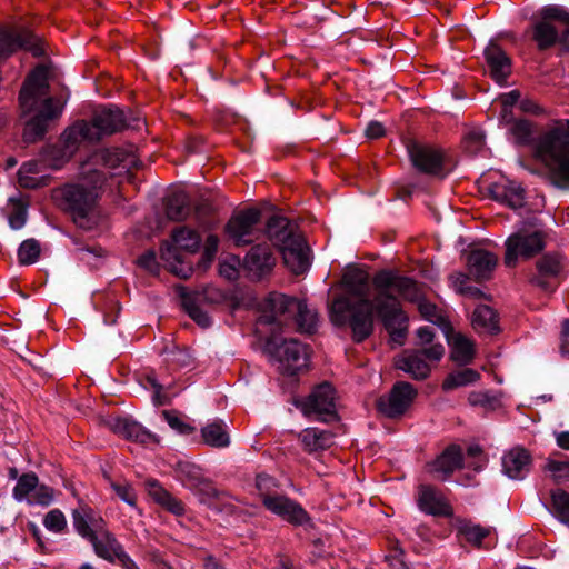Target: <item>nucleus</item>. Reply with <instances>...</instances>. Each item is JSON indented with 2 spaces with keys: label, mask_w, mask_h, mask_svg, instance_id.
<instances>
[{
  "label": "nucleus",
  "mask_w": 569,
  "mask_h": 569,
  "mask_svg": "<svg viewBox=\"0 0 569 569\" xmlns=\"http://www.w3.org/2000/svg\"><path fill=\"white\" fill-rule=\"evenodd\" d=\"M373 288L380 290L377 299L379 313L383 317V327L391 340L401 346L405 343L408 332V317L401 303L391 290L409 302L418 305L421 317L443 328H449V322L438 307L423 298L421 286L410 277L400 276L397 271L382 269L372 278Z\"/></svg>",
  "instance_id": "f257e3e1"
},
{
  "label": "nucleus",
  "mask_w": 569,
  "mask_h": 569,
  "mask_svg": "<svg viewBox=\"0 0 569 569\" xmlns=\"http://www.w3.org/2000/svg\"><path fill=\"white\" fill-rule=\"evenodd\" d=\"M49 70L46 66L36 67L24 80L19 93V102L24 114L37 111L27 121L23 129V140L33 143L41 140L48 131L49 122L58 118L63 109L64 101L48 97Z\"/></svg>",
  "instance_id": "f03ea898"
},
{
  "label": "nucleus",
  "mask_w": 569,
  "mask_h": 569,
  "mask_svg": "<svg viewBox=\"0 0 569 569\" xmlns=\"http://www.w3.org/2000/svg\"><path fill=\"white\" fill-rule=\"evenodd\" d=\"M106 180L102 171L89 170L82 181L54 189L52 198L77 227L91 230L99 221L98 201Z\"/></svg>",
  "instance_id": "7ed1b4c3"
},
{
  "label": "nucleus",
  "mask_w": 569,
  "mask_h": 569,
  "mask_svg": "<svg viewBox=\"0 0 569 569\" xmlns=\"http://www.w3.org/2000/svg\"><path fill=\"white\" fill-rule=\"evenodd\" d=\"M266 234L291 272L301 274L309 268L310 249L297 223L287 217L273 214L266 222Z\"/></svg>",
  "instance_id": "20e7f679"
},
{
  "label": "nucleus",
  "mask_w": 569,
  "mask_h": 569,
  "mask_svg": "<svg viewBox=\"0 0 569 569\" xmlns=\"http://www.w3.org/2000/svg\"><path fill=\"white\" fill-rule=\"evenodd\" d=\"M537 154L548 167L549 181L569 189V120H559L537 141Z\"/></svg>",
  "instance_id": "39448f33"
},
{
  "label": "nucleus",
  "mask_w": 569,
  "mask_h": 569,
  "mask_svg": "<svg viewBox=\"0 0 569 569\" xmlns=\"http://www.w3.org/2000/svg\"><path fill=\"white\" fill-rule=\"evenodd\" d=\"M372 300L353 301L348 297H335L331 301L329 316L335 326L348 325L351 329L352 340L360 343L373 332V313L383 322V317L378 311L377 299L380 290L375 288Z\"/></svg>",
  "instance_id": "423d86ee"
},
{
  "label": "nucleus",
  "mask_w": 569,
  "mask_h": 569,
  "mask_svg": "<svg viewBox=\"0 0 569 569\" xmlns=\"http://www.w3.org/2000/svg\"><path fill=\"white\" fill-rule=\"evenodd\" d=\"M72 521L76 531L91 543L99 558L110 563L116 562V555L121 551L123 546L107 529L102 517L97 515L90 506L79 505L72 510Z\"/></svg>",
  "instance_id": "0eeeda50"
},
{
  "label": "nucleus",
  "mask_w": 569,
  "mask_h": 569,
  "mask_svg": "<svg viewBox=\"0 0 569 569\" xmlns=\"http://www.w3.org/2000/svg\"><path fill=\"white\" fill-rule=\"evenodd\" d=\"M317 321V313L310 310L305 301L280 293H273L268 298L267 310L259 317L261 325L283 328L292 323L303 333H312Z\"/></svg>",
  "instance_id": "6e6552de"
},
{
  "label": "nucleus",
  "mask_w": 569,
  "mask_h": 569,
  "mask_svg": "<svg viewBox=\"0 0 569 569\" xmlns=\"http://www.w3.org/2000/svg\"><path fill=\"white\" fill-rule=\"evenodd\" d=\"M546 239L547 233L540 229L522 228L512 233L505 242V264L515 268L519 259L533 258L545 249Z\"/></svg>",
  "instance_id": "1a4fd4ad"
},
{
  "label": "nucleus",
  "mask_w": 569,
  "mask_h": 569,
  "mask_svg": "<svg viewBox=\"0 0 569 569\" xmlns=\"http://www.w3.org/2000/svg\"><path fill=\"white\" fill-rule=\"evenodd\" d=\"M264 350L281 365L282 370L289 376H295L308 367L309 348L296 339L283 340L279 343L278 339L271 336L266 341Z\"/></svg>",
  "instance_id": "9d476101"
},
{
  "label": "nucleus",
  "mask_w": 569,
  "mask_h": 569,
  "mask_svg": "<svg viewBox=\"0 0 569 569\" xmlns=\"http://www.w3.org/2000/svg\"><path fill=\"white\" fill-rule=\"evenodd\" d=\"M418 390L407 381H397L390 391L376 400L377 411L389 419H400L411 408Z\"/></svg>",
  "instance_id": "9b49d317"
},
{
  "label": "nucleus",
  "mask_w": 569,
  "mask_h": 569,
  "mask_svg": "<svg viewBox=\"0 0 569 569\" xmlns=\"http://www.w3.org/2000/svg\"><path fill=\"white\" fill-rule=\"evenodd\" d=\"M261 211L256 208L241 210L231 216L226 233L237 247L252 243L260 237Z\"/></svg>",
  "instance_id": "f8f14e48"
},
{
  "label": "nucleus",
  "mask_w": 569,
  "mask_h": 569,
  "mask_svg": "<svg viewBox=\"0 0 569 569\" xmlns=\"http://www.w3.org/2000/svg\"><path fill=\"white\" fill-rule=\"evenodd\" d=\"M300 409L305 416H317L321 421H333L338 418L336 410V390L329 382L315 387L301 402Z\"/></svg>",
  "instance_id": "ddd939ff"
},
{
  "label": "nucleus",
  "mask_w": 569,
  "mask_h": 569,
  "mask_svg": "<svg viewBox=\"0 0 569 569\" xmlns=\"http://www.w3.org/2000/svg\"><path fill=\"white\" fill-rule=\"evenodd\" d=\"M445 355V347L441 343L432 345L429 348L405 351L397 359L396 367L406 371L416 380H423L430 373V367L425 358L430 361H439Z\"/></svg>",
  "instance_id": "4468645a"
},
{
  "label": "nucleus",
  "mask_w": 569,
  "mask_h": 569,
  "mask_svg": "<svg viewBox=\"0 0 569 569\" xmlns=\"http://www.w3.org/2000/svg\"><path fill=\"white\" fill-rule=\"evenodd\" d=\"M566 269L565 257L558 252H547L536 261V273L530 283L543 291H553L560 283Z\"/></svg>",
  "instance_id": "2eb2a0df"
},
{
  "label": "nucleus",
  "mask_w": 569,
  "mask_h": 569,
  "mask_svg": "<svg viewBox=\"0 0 569 569\" xmlns=\"http://www.w3.org/2000/svg\"><path fill=\"white\" fill-rule=\"evenodd\" d=\"M17 501H26L28 505L48 507L54 498V489L44 483H39L38 476L33 472L22 473L12 490Z\"/></svg>",
  "instance_id": "dca6fc26"
},
{
  "label": "nucleus",
  "mask_w": 569,
  "mask_h": 569,
  "mask_svg": "<svg viewBox=\"0 0 569 569\" xmlns=\"http://www.w3.org/2000/svg\"><path fill=\"white\" fill-rule=\"evenodd\" d=\"M88 124L94 141L120 132L128 127L124 112L116 106L97 108Z\"/></svg>",
  "instance_id": "f3484780"
},
{
  "label": "nucleus",
  "mask_w": 569,
  "mask_h": 569,
  "mask_svg": "<svg viewBox=\"0 0 569 569\" xmlns=\"http://www.w3.org/2000/svg\"><path fill=\"white\" fill-rule=\"evenodd\" d=\"M24 49L34 57H40L44 50L40 40L27 29L4 28L0 30V60L17 51Z\"/></svg>",
  "instance_id": "a211bd4d"
},
{
  "label": "nucleus",
  "mask_w": 569,
  "mask_h": 569,
  "mask_svg": "<svg viewBox=\"0 0 569 569\" xmlns=\"http://www.w3.org/2000/svg\"><path fill=\"white\" fill-rule=\"evenodd\" d=\"M408 152L413 167L422 173L445 176L443 152L431 146L411 142Z\"/></svg>",
  "instance_id": "6ab92c4d"
},
{
  "label": "nucleus",
  "mask_w": 569,
  "mask_h": 569,
  "mask_svg": "<svg viewBox=\"0 0 569 569\" xmlns=\"http://www.w3.org/2000/svg\"><path fill=\"white\" fill-rule=\"evenodd\" d=\"M276 263L277 257L266 242L252 246L243 259L244 269L257 280L269 276Z\"/></svg>",
  "instance_id": "aec40b11"
},
{
  "label": "nucleus",
  "mask_w": 569,
  "mask_h": 569,
  "mask_svg": "<svg viewBox=\"0 0 569 569\" xmlns=\"http://www.w3.org/2000/svg\"><path fill=\"white\" fill-rule=\"evenodd\" d=\"M220 297V292L212 287H207L202 291L197 292H187L186 290L181 292L183 309L187 311L189 317L202 328L209 327L211 325V319L208 313L200 308L199 302H214L218 301Z\"/></svg>",
  "instance_id": "412c9836"
},
{
  "label": "nucleus",
  "mask_w": 569,
  "mask_h": 569,
  "mask_svg": "<svg viewBox=\"0 0 569 569\" xmlns=\"http://www.w3.org/2000/svg\"><path fill=\"white\" fill-rule=\"evenodd\" d=\"M417 505L427 515L445 518L453 516L451 505L436 487L430 485H420L418 487Z\"/></svg>",
  "instance_id": "4be33fe9"
},
{
  "label": "nucleus",
  "mask_w": 569,
  "mask_h": 569,
  "mask_svg": "<svg viewBox=\"0 0 569 569\" xmlns=\"http://www.w3.org/2000/svg\"><path fill=\"white\" fill-rule=\"evenodd\" d=\"M263 506L267 510L293 526H302L310 519L307 511L298 502L282 495L268 498L263 501Z\"/></svg>",
  "instance_id": "5701e85b"
},
{
  "label": "nucleus",
  "mask_w": 569,
  "mask_h": 569,
  "mask_svg": "<svg viewBox=\"0 0 569 569\" xmlns=\"http://www.w3.org/2000/svg\"><path fill=\"white\" fill-rule=\"evenodd\" d=\"M462 449L459 445L448 446L433 461L427 463V472L445 481L462 467Z\"/></svg>",
  "instance_id": "b1692460"
},
{
  "label": "nucleus",
  "mask_w": 569,
  "mask_h": 569,
  "mask_svg": "<svg viewBox=\"0 0 569 569\" xmlns=\"http://www.w3.org/2000/svg\"><path fill=\"white\" fill-rule=\"evenodd\" d=\"M108 426L114 435L126 440L134 441L146 446L159 443V438L156 435L151 433L139 422L130 418H114L108 422Z\"/></svg>",
  "instance_id": "393cba45"
},
{
  "label": "nucleus",
  "mask_w": 569,
  "mask_h": 569,
  "mask_svg": "<svg viewBox=\"0 0 569 569\" xmlns=\"http://www.w3.org/2000/svg\"><path fill=\"white\" fill-rule=\"evenodd\" d=\"M483 54L490 77L499 84L506 83L511 74V58L496 41L489 42Z\"/></svg>",
  "instance_id": "a878e982"
},
{
  "label": "nucleus",
  "mask_w": 569,
  "mask_h": 569,
  "mask_svg": "<svg viewBox=\"0 0 569 569\" xmlns=\"http://www.w3.org/2000/svg\"><path fill=\"white\" fill-rule=\"evenodd\" d=\"M369 273L358 267H348L342 276L341 283L345 292L338 297H348L353 301L369 299Z\"/></svg>",
  "instance_id": "bb28decb"
},
{
  "label": "nucleus",
  "mask_w": 569,
  "mask_h": 569,
  "mask_svg": "<svg viewBox=\"0 0 569 569\" xmlns=\"http://www.w3.org/2000/svg\"><path fill=\"white\" fill-rule=\"evenodd\" d=\"M82 141L94 142L89 129L88 121L86 120L74 122L62 133L60 144L64 148V150L60 151L62 156L60 158V162H58L56 166L67 163L72 158Z\"/></svg>",
  "instance_id": "cd10ccee"
},
{
  "label": "nucleus",
  "mask_w": 569,
  "mask_h": 569,
  "mask_svg": "<svg viewBox=\"0 0 569 569\" xmlns=\"http://www.w3.org/2000/svg\"><path fill=\"white\" fill-rule=\"evenodd\" d=\"M490 197L511 209H519L525 206V189L513 181L500 179L488 187Z\"/></svg>",
  "instance_id": "c85d7f7f"
},
{
  "label": "nucleus",
  "mask_w": 569,
  "mask_h": 569,
  "mask_svg": "<svg viewBox=\"0 0 569 569\" xmlns=\"http://www.w3.org/2000/svg\"><path fill=\"white\" fill-rule=\"evenodd\" d=\"M497 262V256L483 249L472 250L467 256L469 273L475 278L476 281L490 279Z\"/></svg>",
  "instance_id": "c756f323"
},
{
  "label": "nucleus",
  "mask_w": 569,
  "mask_h": 569,
  "mask_svg": "<svg viewBox=\"0 0 569 569\" xmlns=\"http://www.w3.org/2000/svg\"><path fill=\"white\" fill-rule=\"evenodd\" d=\"M298 440L305 452L316 455L328 450L333 445V433L309 427L298 433Z\"/></svg>",
  "instance_id": "7c9ffc66"
},
{
  "label": "nucleus",
  "mask_w": 569,
  "mask_h": 569,
  "mask_svg": "<svg viewBox=\"0 0 569 569\" xmlns=\"http://www.w3.org/2000/svg\"><path fill=\"white\" fill-rule=\"evenodd\" d=\"M96 162H100L104 167L116 169L123 168L128 171L138 169L140 161L133 152L122 148H107L94 154Z\"/></svg>",
  "instance_id": "2f4dec72"
},
{
  "label": "nucleus",
  "mask_w": 569,
  "mask_h": 569,
  "mask_svg": "<svg viewBox=\"0 0 569 569\" xmlns=\"http://www.w3.org/2000/svg\"><path fill=\"white\" fill-rule=\"evenodd\" d=\"M456 530L458 537L478 549L490 548V546L485 543V539L495 531L491 527H483L468 519H457Z\"/></svg>",
  "instance_id": "473e14b6"
},
{
  "label": "nucleus",
  "mask_w": 569,
  "mask_h": 569,
  "mask_svg": "<svg viewBox=\"0 0 569 569\" xmlns=\"http://www.w3.org/2000/svg\"><path fill=\"white\" fill-rule=\"evenodd\" d=\"M531 456L523 448H513L502 458L503 472L511 479H522L529 471Z\"/></svg>",
  "instance_id": "72a5a7b5"
},
{
  "label": "nucleus",
  "mask_w": 569,
  "mask_h": 569,
  "mask_svg": "<svg viewBox=\"0 0 569 569\" xmlns=\"http://www.w3.org/2000/svg\"><path fill=\"white\" fill-rule=\"evenodd\" d=\"M472 327L479 333L497 335L500 332L497 311L487 305L478 306L472 313Z\"/></svg>",
  "instance_id": "f704fd0d"
},
{
  "label": "nucleus",
  "mask_w": 569,
  "mask_h": 569,
  "mask_svg": "<svg viewBox=\"0 0 569 569\" xmlns=\"http://www.w3.org/2000/svg\"><path fill=\"white\" fill-rule=\"evenodd\" d=\"M148 492L150 497L167 511L176 516H182L186 513L184 503L180 499L173 497L156 480L148 481Z\"/></svg>",
  "instance_id": "c9c22d12"
},
{
  "label": "nucleus",
  "mask_w": 569,
  "mask_h": 569,
  "mask_svg": "<svg viewBox=\"0 0 569 569\" xmlns=\"http://www.w3.org/2000/svg\"><path fill=\"white\" fill-rule=\"evenodd\" d=\"M531 39L539 51H546L559 42V32L551 22L539 19L532 24Z\"/></svg>",
  "instance_id": "e433bc0d"
},
{
  "label": "nucleus",
  "mask_w": 569,
  "mask_h": 569,
  "mask_svg": "<svg viewBox=\"0 0 569 569\" xmlns=\"http://www.w3.org/2000/svg\"><path fill=\"white\" fill-rule=\"evenodd\" d=\"M166 214L170 220L182 221L190 214V200L184 191L171 192L164 201Z\"/></svg>",
  "instance_id": "4c0bfd02"
},
{
  "label": "nucleus",
  "mask_w": 569,
  "mask_h": 569,
  "mask_svg": "<svg viewBox=\"0 0 569 569\" xmlns=\"http://www.w3.org/2000/svg\"><path fill=\"white\" fill-rule=\"evenodd\" d=\"M203 442L213 448H226L230 445L227 425L222 420H214L201 429Z\"/></svg>",
  "instance_id": "58836bf2"
},
{
  "label": "nucleus",
  "mask_w": 569,
  "mask_h": 569,
  "mask_svg": "<svg viewBox=\"0 0 569 569\" xmlns=\"http://www.w3.org/2000/svg\"><path fill=\"white\" fill-rule=\"evenodd\" d=\"M449 343L451 345V359L460 365H468L475 358L473 342L461 333H455Z\"/></svg>",
  "instance_id": "ea45409f"
},
{
  "label": "nucleus",
  "mask_w": 569,
  "mask_h": 569,
  "mask_svg": "<svg viewBox=\"0 0 569 569\" xmlns=\"http://www.w3.org/2000/svg\"><path fill=\"white\" fill-rule=\"evenodd\" d=\"M161 259L166 262L173 261L170 266V270L176 276L187 279L192 273V268L189 264H186L181 254L178 252L177 248L171 244H162L160 248Z\"/></svg>",
  "instance_id": "a19ab883"
},
{
  "label": "nucleus",
  "mask_w": 569,
  "mask_h": 569,
  "mask_svg": "<svg viewBox=\"0 0 569 569\" xmlns=\"http://www.w3.org/2000/svg\"><path fill=\"white\" fill-rule=\"evenodd\" d=\"M176 477L189 490H196L204 478L201 469L191 462H179L176 467Z\"/></svg>",
  "instance_id": "79ce46f5"
},
{
  "label": "nucleus",
  "mask_w": 569,
  "mask_h": 569,
  "mask_svg": "<svg viewBox=\"0 0 569 569\" xmlns=\"http://www.w3.org/2000/svg\"><path fill=\"white\" fill-rule=\"evenodd\" d=\"M173 243L188 252H196L200 246L199 233L188 227H180L172 231Z\"/></svg>",
  "instance_id": "37998d69"
},
{
  "label": "nucleus",
  "mask_w": 569,
  "mask_h": 569,
  "mask_svg": "<svg viewBox=\"0 0 569 569\" xmlns=\"http://www.w3.org/2000/svg\"><path fill=\"white\" fill-rule=\"evenodd\" d=\"M479 379L480 373L477 370L465 368L449 373L442 382V389L445 391L453 390L459 387L475 383Z\"/></svg>",
  "instance_id": "c03bdc74"
},
{
  "label": "nucleus",
  "mask_w": 569,
  "mask_h": 569,
  "mask_svg": "<svg viewBox=\"0 0 569 569\" xmlns=\"http://www.w3.org/2000/svg\"><path fill=\"white\" fill-rule=\"evenodd\" d=\"M551 503L555 516L569 526V493L562 489L551 491Z\"/></svg>",
  "instance_id": "a18cd8bd"
},
{
  "label": "nucleus",
  "mask_w": 569,
  "mask_h": 569,
  "mask_svg": "<svg viewBox=\"0 0 569 569\" xmlns=\"http://www.w3.org/2000/svg\"><path fill=\"white\" fill-rule=\"evenodd\" d=\"M41 252L40 243L36 239L24 240L18 249L20 264H32L38 261Z\"/></svg>",
  "instance_id": "49530a36"
},
{
  "label": "nucleus",
  "mask_w": 569,
  "mask_h": 569,
  "mask_svg": "<svg viewBox=\"0 0 569 569\" xmlns=\"http://www.w3.org/2000/svg\"><path fill=\"white\" fill-rule=\"evenodd\" d=\"M104 477L109 481V485L112 488V490L121 500H123L126 503L132 507L137 505V493L133 487L128 481H114L107 475H104Z\"/></svg>",
  "instance_id": "de8ad7c7"
},
{
  "label": "nucleus",
  "mask_w": 569,
  "mask_h": 569,
  "mask_svg": "<svg viewBox=\"0 0 569 569\" xmlns=\"http://www.w3.org/2000/svg\"><path fill=\"white\" fill-rule=\"evenodd\" d=\"M278 487L277 480L267 475V473H259L256 478V488L261 497L262 502L266 501L268 498H273L278 496L276 492V489Z\"/></svg>",
  "instance_id": "09e8293b"
},
{
  "label": "nucleus",
  "mask_w": 569,
  "mask_h": 569,
  "mask_svg": "<svg viewBox=\"0 0 569 569\" xmlns=\"http://www.w3.org/2000/svg\"><path fill=\"white\" fill-rule=\"evenodd\" d=\"M192 492L199 496V500L202 503H210L213 499H220L223 495L214 487L213 482L207 478H203Z\"/></svg>",
  "instance_id": "8fccbe9b"
},
{
  "label": "nucleus",
  "mask_w": 569,
  "mask_h": 569,
  "mask_svg": "<svg viewBox=\"0 0 569 569\" xmlns=\"http://www.w3.org/2000/svg\"><path fill=\"white\" fill-rule=\"evenodd\" d=\"M44 527L52 532L61 533L67 529V520L59 509L50 510L43 518Z\"/></svg>",
  "instance_id": "3c124183"
},
{
  "label": "nucleus",
  "mask_w": 569,
  "mask_h": 569,
  "mask_svg": "<svg viewBox=\"0 0 569 569\" xmlns=\"http://www.w3.org/2000/svg\"><path fill=\"white\" fill-rule=\"evenodd\" d=\"M162 416L168 425L181 435H190L196 430L194 427L182 421L174 410H163Z\"/></svg>",
  "instance_id": "603ef678"
},
{
  "label": "nucleus",
  "mask_w": 569,
  "mask_h": 569,
  "mask_svg": "<svg viewBox=\"0 0 569 569\" xmlns=\"http://www.w3.org/2000/svg\"><path fill=\"white\" fill-rule=\"evenodd\" d=\"M540 19L549 22L560 21L566 24L569 21V11L559 6H546L540 10Z\"/></svg>",
  "instance_id": "864d4df0"
},
{
  "label": "nucleus",
  "mask_w": 569,
  "mask_h": 569,
  "mask_svg": "<svg viewBox=\"0 0 569 569\" xmlns=\"http://www.w3.org/2000/svg\"><path fill=\"white\" fill-rule=\"evenodd\" d=\"M137 264L148 271L152 276H158L160 264L157 261V256L153 250H148L137 259Z\"/></svg>",
  "instance_id": "5fc2aeb1"
},
{
  "label": "nucleus",
  "mask_w": 569,
  "mask_h": 569,
  "mask_svg": "<svg viewBox=\"0 0 569 569\" xmlns=\"http://www.w3.org/2000/svg\"><path fill=\"white\" fill-rule=\"evenodd\" d=\"M511 131L519 143H527L531 136V123L527 120L516 121Z\"/></svg>",
  "instance_id": "6e6d98bb"
},
{
  "label": "nucleus",
  "mask_w": 569,
  "mask_h": 569,
  "mask_svg": "<svg viewBox=\"0 0 569 569\" xmlns=\"http://www.w3.org/2000/svg\"><path fill=\"white\" fill-rule=\"evenodd\" d=\"M27 220V210L21 202H14V208L9 216V224L12 229H20Z\"/></svg>",
  "instance_id": "4d7b16f0"
},
{
  "label": "nucleus",
  "mask_w": 569,
  "mask_h": 569,
  "mask_svg": "<svg viewBox=\"0 0 569 569\" xmlns=\"http://www.w3.org/2000/svg\"><path fill=\"white\" fill-rule=\"evenodd\" d=\"M403 550L399 547V543L396 541L392 543V548L390 553L386 556V561L389 562L391 569H408L403 559Z\"/></svg>",
  "instance_id": "13d9d810"
},
{
  "label": "nucleus",
  "mask_w": 569,
  "mask_h": 569,
  "mask_svg": "<svg viewBox=\"0 0 569 569\" xmlns=\"http://www.w3.org/2000/svg\"><path fill=\"white\" fill-rule=\"evenodd\" d=\"M548 470L551 471L557 481L560 479H569V461H555L551 460L547 465Z\"/></svg>",
  "instance_id": "bf43d9fd"
},
{
  "label": "nucleus",
  "mask_w": 569,
  "mask_h": 569,
  "mask_svg": "<svg viewBox=\"0 0 569 569\" xmlns=\"http://www.w3.org/2000/svg\"><path fill=\"white\" fill-rule=\"evenodd\" d=\"M62 150H64V148L61 144L51 146L47 149L44 159L48 162V166L50 168L57 170V169L62 168L66 164V163H61L59 166H56L58 162H60V158L62 154L59 151H62Z\"/></svg>",
  "instance_id": "052dcab7"
},
{
  "label": "nucleus",
  "mask_w": 569,
  "mask_h": 569,
  "mask_svg": "<svg viewBox=\"0 0 569 569\" xmlns=\"http://www.w3.org/2000/svg\"><path fill=\"white\" fill-rule=\"evenodd\" d=\"M417 345L420 347L419 349L429 348L430 346L435 345V331L428 326L421 327L417 330Z\"/></svg>",
  "instance_id": "680f3d73"
},
{
  "label": "nucleus",
  "mask_w": 569,
  "mask_h": 569,
  "mask_svg": "<svg viewBox=\"0 0 569 569\" xmlns=\"http://www.w3.org/2000/svg\"><path fill=\"white\" fill-rule=\"evenodd\" d=\"M219 238L216 234H209L204 242L203 258L211 262L218 251Z\"/></svg>",
  "instance_id": "e2e57ef3"
},
{
  "label": "nucleus",
  "mask_w": 569,
  "mask_h": 569,
  "mask_svg": "<svg viewBox=\"0 0 569 569\" xmlns=\"http://www.w3.org/2000/svg\"><path fill=\"white\" fill-rule=\"evenodd\" d=\"M559 349L561 356L569 359V319H566L561 325Z\"/></svg>",
  "instance_id": "0e129e2a"
},
{
  "label": "nucleus",
  "mask_w": 569,
  "mask_h": 569,
  "mask_svg": "<svg viewBox=\"0 0 569 569\" xmlns=\"http://www.w3.org/2000/svg\"><path fill=\"white\" fill-rule=\"evenodd\" d=\"M116 561H118L123 569H140L134 560L126 552L124 548L116 555Z\"/></svg>",
  "instance_id": "69168bd1"
},
{
  "label": "nucleus",
  "mask_w": 569,
  "mask_h": 569,
  "mask_svg": "<svg viewBox=\"0 0 569 569\" xmlns=\"http://www.w3.org/2000/svg\"><path fill=\"white\" fill-rule=\"evenodd\" d=\"M520 99V92L518 90H512L508 93H505L500 97V101L503 108V112H507V110L511 107H513L516 103H518Z\"/></svg>",
  "instance_id": "338daca9"
},
{
  "label": "nucleus",
  "mask_w": 569,
  "mask_h": 569,
  "mask_svg": "<svg viewBox=\"0 0 569 569\" xmlns=\"http://www.w3.org/2000/svg\"><path fill=\"white\" fill-rule=\"evenodd\" d=\"M468 401L472 406H487L490 403L491 397L488 392H471Z\"/></svg>",
  "instance_id": "774afa93"
}]
</instances>
